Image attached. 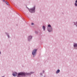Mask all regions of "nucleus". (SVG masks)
<instances>
[{"label":"nucleus","instance_id":"obj_1","mask_svg":"<svg viewBox=\"0 0 77 77\" xmlns=\"http://www.w3.org/2000/svg\"><path fill=\"white\" fill-rule=\"evenodd\" d=\"M26 74H28L27 73H25L24 72H20L18 74V76L19 75H23V76H25L26 75Z\"/></svg>","mask_w":77,"mask_h":77},{"label":"nucleus","instance_id":"obj_2","mask_svg":"<svg viewBox=\"0 0 77 77\" xmlns=\"http://www.w3.org/2000/svg\"><path fill=\"white\" fill-rule=\"evenodd\" d=\"M48 26L49 27V28L48 27V32H51V31H52V28L51 26V25H48Z\"/></svg>","mask_w":77,"mask_h":77},{"label":"nucleus","instance_id":"obj_3","mask_svg":"<svg viewBox=\"0 0 77 77\" xmlns=\"http://www.w3.org/2000/svg\"><path fill=\"white\" fill-rule=\"evenodd\" d=\"M35 9V7H34L33 8L29 9V11L30 12H33V11H34Z\"/></svg>","mask_w":77,"mask_h":77},{"label":"nucleus","instance_id":"obj_4","mask_svg":"<svg viewBox=\"0 0 77 77\" xmlns=\"http://www.w3.org/2000/svg\"><path fill=\"white\" fill-rule=\"evenodd\" d=\"M36 49H34V50L32 51V55H35L36 54Z\"/></svg>","mask_w":77,"mask_h":77},{"label":"nucleus","instance_id":"obj_5","mask_svg":"<svg viewBox=\"0 0 77 77\" xmlns=\"http://www.w3.org/2000/svg\"><path fill=\"white\" fill-rule=\"evenodd\" d=\"M12 75L14 77H15V76H16V75H17V73L16 72H14L13 73Z\"/></svg>","mask_w":77,"mask_h":77},{"label":"nucleus","instance_id":"obj_6","mask_svg":"<svg viewBox=\"0 0 77 77\" xmlns=\"http://www.w3.org/2000/svg\"><path fill=\"white\" fill-rule=\"evenodd\" d=\"M32 39V36H29L28 37V41H30V39Z\"/></svg>","mask_w":77,"mask_h":77},{"label":"nucleus","instance_id":"obj_7","mask_svg":"<svg viewBox=\"0 0 77 77\" xmlns=\"http://www.w3.org/2000/svg\"><path fill=\"white\" fill-rule=\"evenodd\" d=\"M60 72V70L58 69L56 72L57 74H58Z\"/></svg>","mask_w":77,"mask_h":77},{"label":"nucleus","instance_id":"obj_8","mask_svg":"<svg viewBox=\"0 0 77 77\" xmlns=\"http://www.w3.org/2000/svg\"><path fill=\"white\" fill-rule=\"evenodd\" d=\"M74 47H77V44H74Z\"/></svg>","mask_w":77,"mask_h":77},{"label":"nucleus","instance_id":"obj_9","mask_svg":"<svg viewBox=\"0 0 77 77\" xmlns=\"http://www.w3.org/2000/svg\"><path fill=\"white\" fill-rule=\"evenodd\" d=\"M43 29L44 30H45V26H43Z\"/></svg>","mask_w":77,"mask_h":77},{"label":"nucleus","instance_id":"obj_10","mask_svg":"<svg viewBox=\"0 0 77 77\" xmlns=\"http://www.w3.org/2000/svg\"><path fill=\"white\" fill-rule=\"evenodd\" d=\"M5 3H6V4H7V5H9V3H8V2H6Z\"/></svg>","mask_w":77,"mask_h":77},{"label":"nucleus","instance_id":"obj_11","mask_svg":"<svg viewBox=\"0 0 77 77\" xmlns=\"http://www.w3.org/2000/svg\"><path fill=\"white\" fill-rule=\"evenodd\" d=\"M75 6H77V3H75Z\"/></svg>","mask_w":77,"mask_h":77},{"label":"nucleus","instance_id":"obj_12","mask_svg":"<svg viewBox=\"0 0 77 77\" xmlns=\"http://www.w3.org/2000/svg\"><path fill=\"white\" fill-rule=\"evenodd\" d=\"M34 24V23H32V25H33Z\"/></svg>","mask_w":77,"mask_h":77},{"label":"nucleus","instance_id":"obj_13","mask_svg":"<svg viewBox=\"0 0 77 77\" xmlns=\"http://www.w3.org/2000/svg\"><path fill=\"white\" fill-rule=\"evenodd\" d=\"M75 2H76V3H77V0H76V1Z\"/></svg>","mask_w":77,"mask_h":77},{"label":"nucleus","instance_id":"obj_14","mask_svg":"<svg viewBox=\"0 0 77 77\" xmlns=\"http://www.w3.org/2000/svg\"><path fill=\"white\" fill-rule=\"evenodd\" d=\"M33 72H31V74H33Z\"/></svg>","mask_w":77,"mask_h":77},{"label":"nucleus","instance_id":"obj_15","mask_svg":"<svg viewBox=\"0 0 77 77\" xmlns=\"http://www.w3.org/2000/svg\"><path fill=\"white\" fill-rule=\"evenodd\" d=\"M1 54V52L0 51V54Z\"/></svg>","mask_w":77,"mask_h":77},{"label":"nucleus","instance_id":"obj_16","mask_svg":"<svg viewBox=\"0 0 77 77\" xmlns=\"http://www.w3.org/2000/svg\"><path fill=\"white\" fill-rule=\"evenodd\" d=\"M3 2H5V0H3Z\"/></svg>","mask_w":77,"mask_h":77},{"label":"nucleus","instance_id":"obj_17","mask_svg":"<svg viewBox=\"0 0 77 77\" xmlns=\"http://www.w3.org/2000/svg\"><path fill=\"white\" fill-rule=\"evenodd\" d=\"M8 37H9V36H8Z\"/></svg>","mask_w":77,"mask_h":77},{"label":"nucleus","instance_id":"obj_18","mask_svg":"<svg viewBox=\"0 0 77 77\" xmlns=\"http://www.w3.org/2000/svg\"><path fill=\"white\" fill-rule=\"evenodd\" d=\"M28 75H29V74H28Z\"/></svg>","mask_w":77,"mask_h":77}]
</instances>
